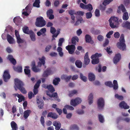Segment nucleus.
Wrapping results in <instances>:
<instances>
[{
    "mask_svg": "<svg viewBox=\"0 0 130 130\" xmlns=\"http://www.w3.org/2000/svg\"><path fill=\"white\" fill-rule=\"evenodd\" d=\"M23 30L25 34H29L31 32L32 30H29V29L28 27L27 26L23 28Z\"/></svg>",
    "mask_w": 130,
    "mask_h": 130,
    "instance_id": "29",
    "label": "nucleus"
},
{
    "mask_svg": "<svg viewBox=\"0 0 130 130\" xmlns=\"http://www.w3.org/2000/svg\"><path fill=\"white\" fill-rule=\"evenodd\" d=\"M81 100L79 98H76L75 99H72L70 101V104L73 106H75L80 103Z\"/></svg>",
    "mask_w": 130,
    "mask_h": 130,
    "instance_id": "8",
    "label": "nucleus"
},
{
    "mask_svg": "<svg viewBox=\"0 0 130 130\" xmlns=\"http://www.w3.org/2000/svg\"><path fill=\"white\" fill-rule=\"evenodd\" d=\"M15 86L14 88L15 90H17V89L19 90L22 93L26 94L27 91L23 87L24 84L23 82L19 79L16 78L14 79Z\"/></svg>",
    "mask_w": 130,
    "mask_h": 130,
    "instance_id": "1",
    "label": "nucleus"
},
{
    "mask_svg": "<svg viewBox=\"0 0 130 130\" xmlns=\"http://www.w3.org/2000/svg\"><path fill=\"white\" fill-rule=\"evenodd\" d=\"M53 125L55 126V129L56 130H59L61 127V124L59 122L54 121L53 123Z\"/></svg>",
    "mask_w": 130,
    "mask_h": 130,
    "instance_id": "21",
    "label": "nucleus"
},
{
    "mask_svg": "<svg viewBox=\"0 0 130 130\" xmlns=\"http://www.w3.org/2000/svg\"><path fill=\"white\" fill-rule=\"evenodd\" d=\"M10 75L9 73V70H5L4 73L3 75V78L4 81L7 82L10 78Z\"/></svg>",
    "mask_w": 130,
    "mask_h": 130,
    "instance_id": "7",
    "label": "nucleus"
},
{
    "mask_svg": "<svg viewBox=\"0 0 130 130\" xmlns=\"http://www.w3.org/2000/svg\"><path fill=\"white\" fill-rule=\"evenodd\" d=\"M60 4L58 0H56L54 2V4L55 7H57Z\"/></svg>",
    "mask_w": 130,
    "mask_h": 130,
    "instance_id": "62",
    "label": "nucleus"
},
{
    "mask_svg": "<svg viewBox=\"0 0 130 130\" xmlns=\"http://www.w3.org/2000/svg\"><path fill=\"white\" fill-rule=\"evenodd\" d=\"M125 42L124 35L123 34H122L119 39V42H118L117 43V47L120 50H124L126 47Z\"/></svg>",
    "mask_w": 130,
    "mask_h": 130,
    "instance_id": "4",
    "label": "nucleus"
},
{
    "mask_svg": "<svg viewBox=\"0 0 130 130\" xmlns=\"http://www.w3.org/2000/svg\"><path fill=\"white\" fill-rule=\"evenodd\" d=\"M83 20V19L81 17H80V18L78 19L76 22L75 24V25H78L79 23H81L82 21Z\"/></svg>",
    "mask_w": 130,
    "mask_h": 130,
    "instance_id": "52",
    "label": "nucleus"
},
{
    "mask_svg": "<svg viewBox=\"0 0 130 130\" xmlns=\"http://www.w3.org/2000/svg\"><path fill=\"white\" fill-rule=\"evenodd\" d=\"M8 58L13 65H14L16 64V61L12 55H9L8 56Z\"/></svg>",
    "mask_w": 130,
    "mask_h": 130,
    "instance_id": "18",
    "label": "nucleus"
},
{
    "mask_svg": "<svg viewBox=\"0 0 130 130\" xmlns=\"http://www.w3.org/2000/svg\"><path fill=\"white\" fill-rule=\"evenodd\" d=\"M92 59L91 62L92 64H96L99 62V60L98 58H94Z\"/></svg>",
    "mask_w": 130,
    "mask_h": 130,
    "instance_id": "38",
    "label": "nucleus"
},
{
    "mask_svg": "<svg viewBox=\"0 0 130 130\" xmlns=\"http://www.w3.org/2000/svg\"><path fill=\"white\" fill-rule=\"evenodd\" d=\"M129 18L128 13L127 12H125L123 14L122 18L123 20L125 21L127 20Z\"/></svg>",
    "mask_w": 130,
    "mask_h": 130,
    "instance_id": "37",
    "label": "nucleus"
},
{
    "mask_svg": "<svg viewBox=\"0 0 130 130\" xmlns=\"http://www.w3.org/2000/svg\"><path fill=\"white\" fill-rule=\"evenodd\" d=\"M79 39L77 36H75L72 38L71 40L72 43L74 45H68L66 47L67 50L68 51L69 53L70 54H72L74 52L75 47L74 45L76 44V41L78 42Z\"/></svg>",
    "mask_w": 130,
    "mask_h": 130,
    "instance_id": "3",
    "label": "nucleus"
},
{
    "mask_svg": "<svg viewBox=\"0 0 130 130\" xmlns=\"http://www.w3.org/2000/svg\"><path fill=\"white\" fill-rule=\"evenodd\" d=\"M45 58L44 56H43L41 58H39L40 61L38 62V66L39 67H41L42 65V64L44 65L45 63Z\"/></svg>",
    "mask_w": 130,
    "mask_h": 130,
    "instance_id": "15",
    "label": "nucleus"
},
{
    "mask_svg": "<svg viewBox=\"0 0 130 130\" xmlns=\"http://www.w3.org/2000/svg\"><path fill=\"white\" fill-rule=\"evenodd\" d=\"M98 118L100 122L101 123H103L104 121V119L103 117L101 115H99Z\"/></svg>",
    "mask_w": 130,
    "mask_h": 130,
    "instance_id": "53",
    "label": "nucleus"
},
{
    "mask_svg": "<svg viewBox=\"0 0 130 130\" xmlns=\"http://www.w3.org/2000/svg\"><path fill=\"white\" fill-rule=\"evenodd\" d=\"M96 70H98L99 72H100L102 71V66L101 65L99 64L98 66L96 67Z\"/></svg>",
    "mask_w": 130,
    "mask_h": 130,
    "instance_id": "58",
    "label": "nucleus"
},
{
    "mask_svg": "<svg viewBox=\"0 0 130 130\" xmlns=\"http://www.w3.org/2000/svg\"><path fill=\"white\" fill-rule=\"evenodd\" d=\"M56 31L55 28L53 27H51L50 29V32L52 34H54Z\"/></svg>",
    "mask_w": 130,
    "mask_h": 130,
    "instance_id": "64",
    "label": "nucleus"
},
{
    "mask_svg": "<svg viewBox=\"0 0 130 130\" xmlns=\"http://www.w3.org/2000/svg\"><path fill=\"white\" fill-rule=\"evenodd\" d=\"M98 107V109H100L103 108L104 106V101L103 98L99 99L97 101Z\"/></svg>",
    "mask_w": 130,
    "mask_h": 130,
    "instance_id": "9",
    "label": "nucleus"
},
{
    "mask_svg": "<svg viewBox=\"0 0 130 130\" xmlns=\"http://www.w3.org/2000/svg\"><path fill=\"white\" fill-rule=\"evenodd\" d=\"M47 94L50 97L54 98L55 100H57L58 102H60V99L58 98L57 94L56 92L52 94Z\"/></svg>",
    "mask_w": 130,
    "mask_h": 130,
    "instance_id": "16",
    "label": "nucleus"
},
{
    "mask_svg": "<svg viewBox=\"0 0 130 130\" xmlns=\"http://www.w3.org/2000/svg\"><path fill=\"white\" fill-rule=\"evenodd\" d=\"M115 97L120 100H122L123 99V97L122 96L119 95L118 94L115 95Z\"/></svg>",
    "mask_w": 130,
    "mask_h": 130,
    "instance_id": "48",
    "label": "nucleus"
},
{
    "mask_svg": "<svg viewBox=\"0 0 130 130\" xmlns=\"http://www.w3.org/2000/svg\"><path fill=\"white\" fill-rule=\"evenodd\" d=\"M47 117L51 118L53 119H56L58 118V116L56 113L50 112L48 113Z\"/></svg>",
    "mask_w": 130,
    "mask_h": 130,
    "instance_id": "20",
    "label": "nucleus"
},
{
    "mask_svg": "<svg viewBox=\"0 0 130 130\" xmlns=\"http://www.w3.org/2000/svg\"><path fill=\"white\" fill-rule=\"evenodd\" d=\"M122 27L130 30V23L128 21L123 22L122 24Z\"/></svg>",
    "mask_w": 130,
    "mask_h": 130,
    "instance_id": "23",
    "label": "nucleus"
},
{
    "mask_svg": "<svg viewBox=\"0 0 130 130\" xmlns=\"http://www.w3.org/2000/svg\"><path fill=\"white\" fill-rule=\"evenodd\" d=\"M90 61V59L88 56V53L87 52L85 54L84 57V62L85 64L88 65Z\"/></svg>",
    "mask_w": 130,
    "mask_h": 130,
    "instance_id": "13",
    "label": "nucleus"
},
{
    "mask_svg": "<svg viewBox=\"0 0 130 130\" xmlns=\"http://www.w3.org/2000/svg\"><path fill=\"white\" fill-rule=\"evenodd\" d=\"M92 12H89L86 13V18L87 19L91 18L92 16V15L91 13Z\"/></svg>",
    "mask_w": 130,
    "mask_h": 130,
    "instance_id": "46",
    "label": "nucleus"
},
{
    "mask_svg": "<svg viewBox=\"0 0 130 130\" xmlns=\"http://www.w3.org/2000/svg\"><path fill=\"white\" fill-rule=\"evenodd\" d=\"M45 25L46 22L42 17H38L36 19L35 25L37 26L42 27Z\"/></svg>",
    "mask_w": 130,
    "mask_h": 130,
    "instance_id": "5",
    "label": "nucleus"
},
{
    "mask_svg": "<svg viewBox=\"0 0 130 130\" xmlns=\"http://www.w3.org/2000/svg\"><path fill=\"white\" fill-rule=\"evenodd\" d=\"M65 107L66 109H70L71 110H73L74 109L73 107L69 105H66L65 106Z\"/></svg>",
    "mask_w": 130,
    "mask_h": 130,
    "instance_id": "59",
    "label": "nucleus"
},
{
    "mask_svg": "<svg viewBox=\"0 0 130 130\" xmlns=\"http://www.w3.org/2000/svg\"><path fill=\"white\" fill-rule=\"evenodd\" d=\"M77 91L76 90H73L70 92L69 94V96L70 97H72L74 94H76L77 93Z\"/></svg>",
    "mask_w": 130,
    "mask_h": 130,
    "instance_id": "50",
    "label": "nucleus"
},
{
    "mask_svg": "<svg viewBox=\"0 0 130 130\" xmlns=\"http://www.w3.org/2000/svg\"><path fill=\"white\" fill-rule=\"evenodd\" d=\"M121 55L120 54H116L113 59L114 63L116 64H117L120 61L121 59Z\"/></svg>",
    "mask_w": 130,
    "mask_h": 130,
    "instance_id": "10",
    "label": "nucleus"
},
{
    "mask_svg": "<svg viewBox=\"0 0 130 130\" xmlns=\"http://www.w3.org/2000/svg\"><path fill=\"white\" fill-rule=\"evenodd\" d=\"M32 8V5L31 4H29L25 7V9L26 11H28L29 10H30Z\"/></svg>",
    "mask_w": 130,
    "mask_h": 130,
    "instance_id": "54",
    "label": "nucleus"
},
{
    "mask_svg": "<svg viewBox=\"0 0 130 130\" xmlns=\"http://www.w3.org/2000/svg\"><path fill=\"white\" fill-rule=\"evenodd\" d=\"M31 111L30 110H25L24 112L23 116L24 118L27 119L31 113Z\"/></svg>",
    "mask_w": 130,
    "mask_h": 130,
    "instance_id": "22",
    "label": "nucleus"
},
{
    "mask_svg": "<svg viewBox=\"0 0 130 130\" xmlns=\"http://www.w3.org/2000/svg\"><path fill=\"white\" fill-rule=\"evenodd\" d=\"M17 42L18 44L23 43L24 42L23 40L21 39L20 37H19L18 38H17Z\"/></svg>",
    "mask_w": 130,
    "mask_h": 130,
    "instance_id": "63",
    "label": "nucleus"
},
{
    "mask_svg": "<svg viewBox=\"0 0 130 130\" xmlns=\"http://www.w3.org/2000/svg\"><path fill=\"white\" fill-rule=\"evenodd\" d=\"M53 11L52 9H50L48 10L46 12L47 15L48 16L53 14Z\"/></svg>",
    "mask_w": 130,
    "mask_h": 130,
    "instance_id": "61",
    "label": "nucleus"
},
{
    "mask_svg": "<svg viewBox=\"0 0 130 130\" xmlns=\"http://www.w3.org/2000/svg\"><path fill=\"white\" fill-rule=\"evenodd\" d=\"M60 79L59 78H55L53 80V84L55 85H57L60 82Z\"/></svg>",
    "mask_w": 130,
    "mask_h": 130,
    "instance_id": "35",
    "label": "nucleus"
},
{
    "mask_svg": "<svg viewBox=\"0 0 130 130\" xmlns=\"http://www.w3.org/2000/svg\"><path fill=\"white\" fill-rule=\"evenodd\" d=\"M24 71L25 74L27 75L29 77H30V71L29 69H24Z\"/></svg>",
    "mask_w": 130,
    "mask_h": 130,
    "instance_id": "44",
    "label": "nucleus"
},
{
    "mask_svg": "<svg viewBox=\"0 0 130 130\" xmlns=\"http://www.w3.org/2000/svg\"><path fill=\"white\" fill-rule=\"evenodd\" d=\"M113 85L111 82H106V85L110 87L113 88V89L115 90H117L118 88L117 81L116 80H114L113 81Z\"/></svg>",
    "mask_w": 130,
    "mask_h": 130,
    "instance_id": "6",
    "label": "nucleus"
},
{
    "mask_svg": "<svg viewBox=\"0 0 130 130\" xmlns=\"http://www.w3.org/2000/svg\"><path fill=\"white\" fill-rule=\"evenodd\" d=\"M101 56L102 54H99L98 53H96L95 54L92 55L91 56V59L94 58H98V57H101Z\"/></svg>",
    "mask_w": 130,
    "mask_h": 130,
    "instance_id": "39",
    "label": "nucleus"
},
{
    "mask_svg": "<svg viewBox=\"0 0 130 130\" xmlns=\"http://www.w3.org/2000/svg\"><path fill=\"white\" fill-rule=\"evenodd\" d=\"M40 0H35L33 4V6L34 7L39 8L40 7Z\"/></svg>",
    "mask_w": 130,
    "mask_h": 130,
    "instance_id": "32",
    "label": "nucleus"
},
{
    "mask_svg": "<svg viewBox=\"0 0 130 130\" xmlns=\"http://www.w3.org/2000/svg\"><path fill=\"white\" fill-rule=\"evenodd\" d=\"M93 96L92 94L91 93L89 95L88 98V100H89V103L90 105L91 104L93 103Z\"/></svg>",
    "mask_w": 130,
    "mask_h": 130,
    "instance_id": "30",
    "label": "nucleus"
},
{
    "mask_svg": "<svg viewBox=\"0 0 130 130\" xmlns=\"http://www.w3.org/2000/svg\"><path fill=\"white\" fill-rule=\"evenodd\" d=\"M119 105L121 107L125 109H129V106L127 105L126 103L124 101L120 103Z\"/></svg>",
    "mask_w": 130,
    "mask_h": 130,
    "instance_id": "17",
    "label": "nucleus"
},
{
    "mask_svg": "<svg viewBox=\"0 0 130 130\" xmlns=\"http://www.w3.org/2000/svg\"><path fill=\"white\" fill-rule=\"evenodd\" d=\"M15 70L19 72H22V67L21 66H18L14 68Z\"/></svg>",
    "mask_w": 130,
    "mask_h": 130,
    "instance_id": "42",
    "label": "nucleus"
},
{
    "mask_svg": "<svg viewBox=\"0 0 130 130\" xmlns=\"http://www.w3.org/2000/svg\"><path fill=\"white\" fill-rule=\"evenodd\" d=\"M53 74L50 69H47L42 74V76L44 77H47L48 75Z\"/></svg>",
    "mask_w": 130,
    "mask_h": 130,
    "instance_id": "11",
    "label": "nucleus"
},
{
    "mask_svg": "<svg viewBox=\"0 0 130 130\" xmlns=\"http://www.w3.org/2000/svg\"><path fill=\"white\" fill-rule=\"evenodd\" d=\"M17 97L19 98L18 102L19 103L25 100V97L21 94H18Z\"/></svg>",
    "mask_w": 130,
    "mask_h": 130,
    "instance_id": "28",
    "label": "nucleus"
},
{
    "mask_svg": "<svg viewBox=\"0 0 130 130\" xmlns=\"http://www.w3.org/2000/svg\"><path fill=\"white\" fill-rule=\"evenodd\" d=\"M75 64L76 66L78 68H80L82 66V63L80 60H77L75 62Z\"/></svg>",
    "mask_w": 130,
    "mask_h": 130,
    "instance_id": "36",
    "label": "nucleus"
},
{
    "mask_svg": "<svg viewBox=\"0 0 130 130\" xmlns=\"http://www.w3.org/2000/svg\"><path fill=\"white\" fill-rule=\"evenodd\" d=\"M80 79L84 82H86L87 80V78L85 76H84L81 73H80Z\"/></svg>",
    "mask_w": 130,
    "mask_h": 130,
    "instance_id": "51",
    "label": "nucleus"
},
{
    "mask_svg": "<svg viewBox=\"0 0 130 130\" xmlns=\"http://www.w3.org/2000/svg\"><path fill=\"white\" fill-rule=\"evenodd\" d=\"M84 12L83 11H78L76 12V14L79 15L80 16L79 17V18L80 17H81V16H83L84 15Z\"/></svg>",
    "mask_w": 130,
    "mask_h": 130,
    "instance_id": "55",
    "label": "nucleus"
},
{
    "mask_svg": "<svg viewBox=\"0 0 130 130\" xmlns=\"http://www.w3.org/2000/svg\"><path fill=\"white\" fill-rule=\"evenodd\" d=\"M47 89L48 90L52 93L55 91V89L53 87V86L51 85H48Z\"/></svg>",
    "mask_w": 130,
    "mask_h": 130,
    "instance_id": "40",
    "label": "nucleus"
},
{
    "mask_svg": "<svg viewBox=\"0 0 130 130\" xmlns=\"http://www.w3.org/2000/svg\"><path fill=\"white\" fill-rule=\"evenodd\" d=\"M113 33V31H109L106 35V37L108 38H110L111 37L110 36L112 35Z\"/></svg>",
    "mask_w": 130,
    "mask_h": 130,
    "instance_id": "60",
    "label": "nucleus"
},
{
    "mask_svg": "<svg viewBox=\"0 0 130 130\" xmlns=\"http://www.w3.org/2000/svg\"><path fill=\"white\" fill-rule=\"evenodd\" d=\"M95 14L96 17H98L100 15V11L99 9H96L95 11Z\"/></svg>",
    "mask_w": 130,
    "mask_h": 130,
    "instance_id": "56",
    "label": "nucleus"
},
{
    "mask_svg": "<svg viewBox=\"0 0 130 130\" xmlns=\"http://www.w3.org/2000/svg\"><path fill=\"white\" fill-rule=\"evenodd\" d=\"M88 78L90 81H93L95 79V76L93 74L91 73H89L88 75Z\"/></svg>",
    "mask_w": 130,
    "mask_h": 130,
    "instance_id": "27",
    "label": "nucleus"
},
{
    "mask_svg": "<svg viewBox=\"0 0 130 130\" xmlns=\"http://www.w3.org/2000/svg\"><path fill=\"white\" fill-rule=\"evenodd\" d=\"M71 77L72 76L71 75L67 76L66 75H63L62 76L61 78L65 80L66 82H68L69 81Z\"/></svg>",
    "mask_w": 130,
    "mask_h": 130,
    "instance_id": "25",
    "label": "nucleus"
},
{
    "mask_svg": "<svg viewBox=\"0 0 130 130\" xmlns=\"http://www.w3.org/2000/svg\"><path fill=\"white\" fill-rule=\"evenodd\" d=\"M93 28H92L91 31V32L93 34L96 35H98L100 34L101 31L100 30H94Z\"/></svg>",
    "mask_w": 130,
    "mask_h": 130,
    "instance_id": "43",
    "label": "nucleus"
},
{
    "mask_svg": "<svg viewBox=\"0 0 130 130\" xmlns=\"http://www.w3.org/2000/svg\"><path fill=\"white\" fill-rule=\"evenodd\" d=\"M85 38L86 42L87 43H90L91 42H93L92 40L91 37L89 35H86L85 36Z\"/></svg>",
    "mask_w": 130,
    "mask_h": 130,
    "instance_id": "24",
    "label": "nucleus"
},
{
    "mask_svg": "<svg viewBox=\"0 0 130 130\" xmlns=\"http://www.w3.org/2000/svg\"><path fill=\"white\" fill-rule=\"evenodd\" d=\"M21 19L19 17H15L13 19V22L17 25L20 21Z\"/></svg>",
    "mask_w": 130,
    "mask_h": 130,
    "instance_id": "34",
    "label": "nucleus"
},
{
    "mask_svg": "<svg viewBox=\"0 0 130 130\" xmlns=\"http://www.w3.org/2000/svg\"><path fill=\"white\" fill-rule=\"evenodd\" d=\"M118 18L114 16L111 17L109 20V25L112 28H118L120 24L119 22L122 23V20L121 19L118 20Z\"/></svg>",
    "mask_w": 130,
    "mask_h": 130,
    "instance_id": "2",
    "label": "nucleus"
},
{
    "mask_svg": "<svg viewBox=\"0 0 130 130\" xmlns=\"http://www.w3.org/2000/svg\"><path fill=\"white\" fill-rule=\"evenodd\" d=\"M44 101L43 100L38 99L37 100V103L38 105V107L40 109L43 108L44 105Z\"/></svg>",
    "mask_w": 130,
    "mask_h": 130,
    "instance_id": "12",
    "label": "nucleus"
},
{
    "mask_svg": "<svg viewBox=\"0 0 130 130\" xmlns=\"http://www.w3.org/2000/svg\"><path fill=\"white\" fill-rule=\"evenodd\" d=\"M76 12L74 10H70L68 11L69 14L71 15H73L74 14L76 15Z\"/></svg>",
    "mask_w": 130,
    "mask_h": 130,
    "instance_id": "57",
    "label": "nucleus"
},
{
    "mask_svg": "<svg viewBox=\"0 0 130 130\" xmlns=\"http://www.w3.org/2000/svg\"><path fill=\"white\" fill-rule=\"evenodd\" d=\"M11 126L12 128L11 130H18V127L16 123L14 121H12L10 123Z\"/></svg>",
    "mask_w": 130,
    "mask_h": 130,
    "instance_id": "19",
    "label": "nucleus"
},
{
    "mask_svg": "<svg viewBox=\"0 0 130 130\" xmlns=\"http://www.w3.org/2000/svg\"><path fill=\"white\" fill-rule=\"evenodd\" d=\"M41 83V80H38L37 82L34 86V88L35 89H38L40 86V84Z\"/></svg>",
    "mask_w": 130,
    "mask_h": 130,
    "instance_id": "45",
    "label": "nucleus"
},
{
    "mask_svg": "<svg viewBox=\"0 0 130 130\" xmlns=\"http://www.w3.org/2000/svg\"><path fill=\"white\" fill-rule=\"evenodd\" d=\"M70 129L71 130L74 129L78 130L79 129V128L76 125L74 124L71 125L70 127Z\"/></svg>",
    "mask_w": 130,
    "mask_h": 130,
    "instance_id": "41",
    "label": "nucleus"
},
{
    "mask_svg": "<svg viewBox=\"0 0 130 130\" xmlns=\"http://www.w3.org/2000/svg\"><path fill=\"white\" fill-rule=\"evenodd\" d=\"M7 40L9 43L13 44L14 42L13 38L10 35H7Z\"/></svg>",
    "mask_w": 130,
    "mask_h": 130,
    "instance_id": "26",
    "label": "nucleus"
},
{
    "mask_svg": "<svg viewBox=\"0 0 130 130\" xmlns=\"http://www.w3.org/2000/svg\"><path fill=\"white\" fill-rule=\"evenodd\" d=\"M98 8L102 12L105 10L106 8V0H104L102 4L100 5Z\"/></svg>",
    "mask_w": 130,
    "mask_h": 130,
    "instance_id": "14",
    "label": "nucleus"
},
{
    "mask_svg": "<svg viewBox=\"0 0 130 130\" xmlns=\"http://www.w3.org/2000/svg\"><path fill=\"white\" fill-rule=\"evenodd\" d=\"M29 34L30 35L31 40L33 41H35L36 40V37L35 34L34 32L32 31H31V32Z\"/></svg>",
    "mask_w": 130,
    "mask_h": 130,
    "instance_id": "31",
    "label": "nucleus"
},
{
    "mask_svg": "<svg viewBox=\"0 0 130 130\" xmlns=\"http://www.w3.org/2000/svg\"><path fill=\"white\" fill-rule=\"evenodd\" d=\"M64 41V39L63 38H60L59 39V42L58 44L59 46H61L62 45V43Z\"/></svg>",
    "mask_w": 130,
    "mask_h": 130,
    "instance_id": "47",
    "label": "nucleus"
},
{
    "mask_svg": "<svg viewBox=\"0 0 130 130\" xmlns=\"http://www.w3.org/2000/svg\"><path fill=\"white\" fill-rule=\"evenodd\" d=\"M32 71L35 72H39L40 71V69L37 68L36 66L32 67Z\"/></svg>",
    "mask_w": 130,
    "mask_h": 130,
    "instance_id": "49",
    "label": "nucleus"
},
{
    "mask_svg": "<svg viewBox=\"0 0 130 130\" xmlns=\"http://www.w3.org/2000/svg\"><path fill=\"white\" fill-rule=\"evenodd\" d=\"M93 9V8L92 5L90 4H89L86 5L85 9H87L89 12H92Z\"/></svg>",
    "mask_w": 130,
    "mask_h": 130,
    "instance_id": "33",
    "label": "nucleus"
}]
</instances>
